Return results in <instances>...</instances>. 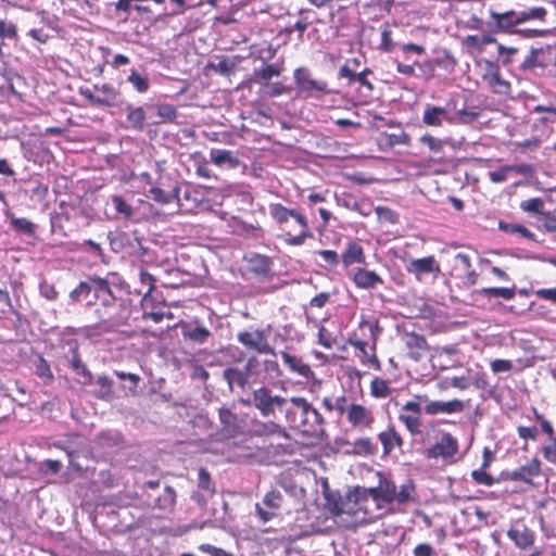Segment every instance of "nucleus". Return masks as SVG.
Here are the masks:
<instances>
[{
    "instance_id": "nucleus-16",
    "label": "nucleus",
    "mask_w": 556,
    "mask_h": 556,
    "mask_svg": "<svg viewBox=\"0 0 556 556\" xmlns=\"http://www.w3.org/2000/svg\"><path fill=\"white\" fill-rule=\"evenodd\" d=\"M507 536L520 549L532 547L535 539L534 532L522 522L511 526L507 531Z\"/></svg>"
},
{
    "instance_id": "nucleus-14",
    "label": "nucleus",
    "mask_w": 556,
    "mask_h": 556,
    "mask_svg": "<svg viewBox=\"0 0 556 556\" xmlns=\"http://www.w3.org/2000/svg\"><path fill=\"white\" fill-rule=\"evenodd\" d=\"M405 269L408 274L414 275L416 280L422 281L424 277L433 274L435 277L440 274V265L433 255L410 260Z\"/></svg>"
},
{
    "instance_id": "nucleus-31",
    "label": "nucleus",
    "mask_w": 556,
    "mask_h": 556,
    "mask_svg": "<svg viewBox=\"0 0 556 556\" xmlns=\"http://www.w3.org/2000/svg\"><path fill=\"white\" fill-rule=\"evenodd\" d=\"M219 420L225 431L229 435H235L240 430V420L238 416L227 407L218 409Z\"/></svg>"
},
{
    "instance_id": "nucleus-22",
    "label": "nucleus",
    "mask_w": 556,
    "mask_h": 556,
    "mask_svg": "<svg viewBox=\"0 0 556 556\" xmlns=\"http://www.w3.org/2000/svg\"><path fill=\"white\" fill-rule=\"evenodd\" d=\"M341 260L344 267H350L353 264H366V256L363 247L356 241H349L344 251L341 254Z\"/></svg>"
},
{
    "instance_id": "nucleus-55",
    "label": "nucleus",
    "mask_w": 556,
    "mask_h": 556,
    "mask_svg": "<svg viewBox=\"0 0 556 556\" xmlns=\"http://www.w3.org/2000/svg\"><path fill=\"white\" fill-rule=\"evenodd\" d=\"M235 65V62L224 56L218 63H208L207 67L223 76H228L233 71Z\"/></svg>"
},
{
    "instance_id": "nucleus-1",
    "label": "nucleus",
    "mask_w": 556,
    "mask_h": 556,
    "mask_svg": "<svg viewBox=\"0 0 556 556\" xmlns=\"http://www.w3.org/2000/svg\"><path fill=\"white\" fill-rule=\"evenodd\" d=\"M110 280V275L101 277L89 275L70 292L72 303H85L86 306H100L94 309L98 321L88 327L89 334H102L116 331L128 324L131 315V301L118 298Z\"/></svg>"
},
{
    "instance_id": "nucleus-50",
    "label": "nucleus",
    "mask_w": 556,
    "mask_h": 556,
    "mask_svg": "<svg viewBox=\"0 0 556 556\" xmlns=\"http://www.w3.org/2000/svg\"><path fill=\"white\" fill-rule=\"evenodd\" d=\"M112 204L116 212L125 219H130L134 215V208L121 195L112 197Z\"/></svg>"
},
{
    "instance_id": "nucleus-20",
    "label": "nucleus",
    "mask_w": 556,
    "mask_h": 556,
    "mask_svg": "<svg viewBox=\"0 0 556 556\" xmlns=\"http://www.w3.org/2000/svg\"><path fill=\"white\" fill-rule=\"evenodd\" d=\"M346 418L349 422L354 427L370 428L374 422V417L370 410L359 404L350 405Z\"/></svg>"
},
{
    "instance_id": "nucleus-30",
    "label": "nucleus",
    "mask_w": 556,
    "mask_h": 556,
    "mask_svg": "<svg viewBox=\"0 0 556 556\" xmlns=\"http://www.w3.org/2000/svg\"><path fill=\"white\" fill-rule=\"evenodd\" d=\"M211 161L217 166H227L237 168L240 165L239 159L232 151L224 149H212L210 152Z\"/></svg>"
},
{
    "instance_id": "nucleus-62",
    "label": "nucleus",
    "mask_w": 556,
    "mask_h": 556,
    "mask_svg": "<svg viewBox=\"0 0 556 556\" xmlns=\"http://www.w3.org/2000/svg\"><path fill=\"white\" fill-rule=\"evenodd\" d=\"M387 143L390 147L399 146V144H408L409 136L405 131L401 130L396 134H389L386 136Z\"/></svg>"
},
{
    "instance_id": "nucleus-58",
    "label": "nucleus",
    "mask_w": 556,
    "mask_h": 556,
    "mask_svg": "<svg viewBox=\"0 0 556 556\" xmlns=\"http://www.w3.org/2000/svg\"><path fill=\"white\" fill-rule=\"evenodd\" d=\"M471 478L477 484L492 486L496 480L486 472V469L479 468L471 472Z\"/></svg>"
},
{
    "instance_id": "nucleus-21",
    "label": "nucleus",
    "mask_w": 556,
    "mask_h": 556,
    "mask_svg": "<svg viewBox=\"0 0 556 556\" xmlns=\"http://www.w3.org/2000/svg\"><path fill=\"white\" fill-rule=\"evenodd\" d=\"M541 463L538 458L531 459L530 463L506 473L511 481L530 482L533 477L540 475Z\"/></svg>"
},
{
    "instance_id": "nucleus-18",
    "label": "nucleus",
    "mask_w": 556,
    "mask_h": 556,
    "mask_svg": "<svg viewBox=\"0 0 556 556\" xmlns=\"http://www.w3.org/2000/svg\"><path fill=\"white\" fill-rule=\"evenodd\" d=\"M5 222L9 223L10 228L16 235H23L29 238L35 237L37 226L29 219L25 217H17L11 211H7L4 213Z\"/></svg>"
},
{
    "instance_id": "nucleus-56",
    "label": "nucleus",
    "mask_w": 556,
    "mask_h": 556,
    "mask_svg": "<svg viewBox=\"0 0 556 556\" xmlns=\"http://www.w3.org/2000/svg\"><path fill=\"white\" fill-rule=\"evenodd\" d=\"M375 212L380 222L388 223L390 225H395L399 223L397 213L387 206H377Z\"/></svg>"
},
{
    "instance_id": "nucleus-60",
    "label": "nucleus",
    "mask_w": 556,
    "mask_h": 556,
    "mask_svg": "<svg viewBox=\"0 0 556 556\" xmlns=\"http://www.w3.org/2000/svg\"><path fill=\"white\" fill-rule=\"evenodd\" d=\"M115 375L121 380H128L129 381V386H128L129 393L130 394H135L136 393L138 383L140 381V377L138 375L131 374V372H125V371H121V370H115Z\"/></svg>"
},
{
    "instance_id": "nucleus-33",
    "label": "nucleus",
    "mask_w": 556,
    "mask_h": 556,
    "mask_svg": "<svg viewBox=\"0 0 556 556\" xmlns=\"http://www.w3.org/2000/svg\"><path fill=\"white\" fill-rule=\"evenodd\" d=\"M224 379L227 381L230 389H232L233 384H237L241 389H245L249 383L248 371H242L236 367L226 368L223 372Z\"/></svg>"
},
{
    "instance_id": "nucleus-57",
    "label": "nucleus",
    "mask_w": 556,
    "mask_h": 556,
    "mask_svg": "<svg viewBox=\"0 0 556 556\" xmlns=\"http://www.w3.org/2000/svg\"><path fill=\"white\" fill-rule=\"evenodd\" d=\"M399 418L412 434L420 433L421 419L419 416L401 414Z\"/></svg>"
},
{
    "instance_id": "nucleus-59",
    "label": "nucleus",
    "mask_w": 556,
    "mask_h": 556,
    "mask_svg": "<svg viewBox=\"0 0 556 556\" xmlns=\"http://www.w3.org/2000/svg\"><path fill=\"white\" fill-rule=\"evenodd\" d=\"M420 142L424 143L425 146H427L430 149V151L433 153L441 152L443 149V144H444L443 140L435 138L429 134L424 135L420 138Z\"/></svg>"
},
{
    "instance_id": "nucleus-45",
    "label": "nucleus",
    "mask_w": 556,
    "mask_h": 556,
    "mask_svg": "<svg viewBox=\"0 0 556 556\" xmlns=\"http://www.w3.org/2000/svg\"><path fill=\"white\" fill-rule=\"evenodd\" d=\"M283 502V495L278 490H271L265 494L262 500V505L274 510H278Z\"/></svg>"
},
{
    "instance_id": "nucleus-23",
    "label": "nucleus",
    "mask_w": 556,
    "mask_h": 556,
    "mask_svg": "<svg viewBox=\"0 0 556 556\" xmlns=\"http://www.w3.org/2000/svg\"><path fill=\"white\" fill-rule=\"evenodd\" d=\"M125 111L127 113V128H130L135 131H143L147 125V113L144 106H134L132 104H127L125 106Z\"/></svg>"
},
{
    "instance_id": "nucleus-26",
    "label": "nucleus",
    "mask_w": 556,
    "mask_h": 556,
    "mask_svg": "<svg viewBox=\"0 0 556 556\" xmlns=\"http://www.w3.org/2000/svg\"><path fill=\"white\" fill-rule=\"evenodd\" d=\"M404 341L409 350L408 355L414 361H419L421 352L428 349L427 340L422 334L415 332L405 333Z\"/></svg>"
},
{
    "instance_id": "nucleus-39",
    "label": "nucleus",
    "mask_w": 556,
    "mask_h": 556,
    "mask_svg": "<svg viewBox=\"0 0 556 556\" xmlns=\"http://www.w3.org/2000/svg\"><path fill=\"white\" fill-rule=\"evenodd\" d=\"M482 78L492 87L509 88V83L501 77L498 67L492 62H488V71L483 74Z\"/></svg>"
},
{
    "instance_id": "nucleus-19",
    "label": "nucleus",
    "mask_w": 556,
    "mask_h": 556,
    "mask_svg": "<svg viewBox=\"0 0 556 556\" xmlns=\"http://www.w3.org/2000/svg\"><path fill=\"white\" fill-rule=\"evenodd\" d=\"M352 280L358 289L370 290L378 285H382V278L374 270L357 268L352 276Z\"/></svg>"
},
{
    "instance_id": "nucleus-49",
    "label": "nucleus",
    "mask_w": 556,
    "mask_h": 556,
    "mask_svg": "<svg viewBox=\"0 0 556 556\" xmlns=\"http://www.w3.org/2000/svg\"><path fill=\"white\" fill-rule=\"evenodd\" d=\"M358 326L361 329H365V328L368 329L369 339L372 341V350H375L378 337L382 332V328L379 326V323L377 320L371 321V320L362 318Z\"/></svg>"
},
{
    "instance_id": "nucleus-36",
    "label": "nucleus",
    "mask_w": 556,
    "mask_h": 556,
    "mask_svg": "<svg viewBox=\"0 0 556 556\" xmlns=\"http://www.w3.org/2000/svg\"><path fill=\"white\" fill-rule=\"evenodd\" d=\"M33 365L36 376L42 379L45 384H50L53 381L54 376L51 370L50 364L41 355L36 356V358L33 362Z\"/></svg>"
},
{
    "instance_id": "nucleus-46",
    "label": "nucleus",
    "mask_w": 556,
    "mask_h": 556,
    "mask_svg": "<svg viewBox=\"0 0 556 556\" xmlns=\"http://www.w3.org/2000/svg\"><path fill=\"white\" fill-rule=\"evenodd\" d=\"M415 492V485L412 480H407L406 483L396 489L394 502L399 504H405L413 500V493Z\"/></svg>"
},
{
    "instance_id": "nucleus-44",
    "label": "nucleus",
    "mask_w": 556,
    "mask_h": 556,
    "mask_svg": "<svg viewBox=\"0 0 556 556\" xmlns=\"http://www.w3.org/2000/svg\"><path fill=\"white\" fill-rule=\"evenodd\" d=\"M155 109L159 117L161 118L160 123H172L177 118V110L172 104H156ZM154 124H159V122H154Z\"/></svg>"
},
{
    "instance_id": "nucleus-2",
    "label": "nucleus",
    "mask_w": 556,
    "mask_h": 556,
    "mask_svg": "<svg viewBox=\"0 0 556 556\" xmlns=\"http://www.w3.org/2000/svg\"><path fill=\"white\" fill-rule=\"evenodd\" d=\"M283 415L288 428L311 443H320L327 438L325 418L305 397H289Z\"/></svg>"
},
{
    "instance_id": "nucleus-47",
    "label": "nucleus",
    "mask_w": 556,
    "mask_h": 556,
    "mask_svg": "<svg viewBox=\"0 0 556 556\" xmlns=\"http://www.w3.org/2000/svg\"><path fill=\"white\" fill-rule=\"evenodd\" d=\"M547 14V11L543 7H535L526 9L522 11H519V18L521 21V24L531 21V20H539L543 21Z\"/></svg>"
},
{
    "instance_id": "nucleus-41",
    "label": "nucleus",
    "mask_w": 556,
    "mask_h": 556,
    "mask_svg": "<svg viewBox=\"0 0 556 556\" xmlns=\"http://www.w3.org/2000/svg\"><path fill=\"white\" fill-rule=\"evenodd\" d=\"M179 190V187H175L172 192H166L161 188L153 187L149 190V197L160 204H168L175 199L178 200Z\"/></svg>"
},
{
    "instance_id": "nucleus-4",
    "label": "nucleus",
    "mask_w": 556,
    "mask_h": 556,
    "mask_svg": "<svg viewBox=\"0 0 556 556\" xmlns=\"http://www.w3.org/2000/svg\"><path fill=\"white\" fill-rule=\"evenodd\" d=\"M240 402L245 406H253L263 417L275 416L276 412L285 413L289 397L273 394L267 387H260L252 391L249 397L241 399Z\"/></svg>"
},
{
    "instance_id": "nucleus-63",
    "label": "nucleus",
    "mask_w": 556,
    "mask_h": 556,
    "mask_svg": "<svg viewBox=\"0 0 556 556\" xmlns=\"http://www.w3.org/2000/svg\"><path fill=\"white\" fill-rule=\"evenodd\" d=\"M62 468V463L60 460L46 459L40 464V471L45 475H55Z\"/></svg>"
},
{
    "instance_id": "nucleus-43",
    "label": "nucleus",
    "mask_w": 556,
    "mask_h": 556,
    "mask_svg": "<svg viewBox=\"0 0 556 556\" xmlns=\"http://www.w3.org/2000/svg\"><path fill=\"white\" fill-rule=\"evenodd\" d=\"M97 384L100 387V389L94 393L96 397L105 401L111 400L113 395V381L108 376L102 375L97 378Z\"/></svg>"
},
{
    "instance_id": "nucleus-13",
    "label": "nucleus",
    "mask_w": 556,
    "mask_h": 556,
    "mask_svg": "<svg viewBox=\"0 0 556 556\" xmlns=\"http://www.w3.org/2000/svg\"><path fill=\"white\" fill-rule=\"evenodd\" d=\"M417 400L425 401L424 412L427 415L433 416L439 414H456L462 413L465 408L463 401L454 399L451 401H430L427 395H416Z\"/></svg>"
},
{
    "instance_id": "nucleus-25",
    "label": "nucleus",
    "mask_w": 556,
    "mask_h": 556,
    "mask_svg": "<svg viewBox=\"0 0 556 556\" xmlns=\"http://www.w3.org/2000/svg\"><path fill=\"white\" fill-rule=\"evenodd\" d=\"M184 339L195 344H203L212 337V332L204 326L195 324H186L181 328Z\"/></svg>"
},
{
    "instance_id": "nucleus-42",
    "label": "nucleus",
    "mask_w": 556,
    "mask_h": 556,
    "mask_svg": "<svg viewBox=\"0 0 556 556\" xmlns=\"http://www.w3.org/2000/svg\"><path fill=\"white\" fill-rule=\"evenodd\" d=\"M498 228L507 233H519L521 237L534 240V233L531 232L527 227L515 224V223H506L504 220L498 222Z\"/></svg>"
},
{
    "instance_id": "nucleus-10",
    "label": "nucleus",
    "mask_w": 556,
    "mask_h": 556,
    "mask_svg": "<svg viewBox=\"0 0 556 556\" xmlns=\"http://www.w3.org/2000/svg\"><path fill=\"white\" fill-rule=\"evenodd\" d=\"M490 16L492 22H489L488 25L497 33L515 34L517 31V26L521 24L519 11L515 10L506 12L490 10Z\"/></svg>"
},
{
    "instance_id": "nucleus-51",
    "label": "nucleus",
    "mask_w": 556,
    "mask_h": 556,
    "mask_svg": "<svg viewBox=\"0 0 556 556\" xmlns=\"http://www.w3.org/2000/svg\"><path fill=\"white\" fill-rule=\"evenodd\" d=\"M352 495L354 496L356 503L366 498L367 496L372 497L375 501H381L380 485L369 489L357 486L354 489Z\"/></svg>"
},
{
    "instance_id": "nucleus-7",
    "label": "nucleus",
    "mask_w": 556,
    "mask_h": 556,
    "mask_svg": "<svg viewBox=\"0 0 556 556\" xmlns=\"http://www.w3.org/2000/svg\"><path fill=\"white\" fill-rule=\"evenodd\" d=\"M80 96L93 108H114L118 104L119 92L111 84H96L91 88H80Z\"/></svg>"
},
{
    "instance_id": "nucleus-9",
    "label": "nucleus",
    "mask_w": 556,
    "mask_h": 556,
    "mask_svg": "<svg viewBox=\"0 0 556 556\" xmlns=\"http://www.w3.org/2000/svg\"><path fill=\"white\" fill-rule=\"evenodd\" d=\"M123 447L124 438L117 430L100 431L93 439V448L99 450L104 456L114 455Z\"/></svg>"
},
{
    "instance_id": "nucleus-15",
    "label": "nucleus",
    "mask_w": 556,
    "mask_h": 556,
    "mask_svg": "<svg viewBox=\"0 0 556 556\" xmlns=\"http://www.w3.org/2000/svg\"><path fill=\"white\" fill-rule=\"evenodd\" d=\"M452 108H455L452 101L447 102L445 106L427 103L422 113V123L430 127H441L443 122L448 124Z\"/></svg>"
},
{
    "instance_id": "nucleus-12",
    "label": "nucleus",
    "mask_w": 556,
    "mask_h": 556,
    "mask_svg": "<svg viewBox=\"0 0 556 556\" xmlns=\"http://www.w3.org/2000/svg\"><path fill=\"white\" fill-rule=\"evenodd\" d=\"M458 452L457 440L448 432L442 434L441 439L431 447L425 450L424 454L429 459L452 458Z\"/></svg>"
},
{
    "instance_id": "nucleus-11",
    "label": "nucleus",
    "mask_w": 556,
    "mask_h": 556,
    "mask_svg": "<svg viewBox=\"0 0 556 556\" xmlns=\"http://www.w3.org/2000/svg\"><path fill=\"white\" fill-rule=\"evenodd\" d=\"M295 85L300 93L313 96L314 92L328 93V85L324 80H315L312 78L307 68L300 67L293 74Z\"/></svg>"
},
{
    "instance_id": "nucleus-27",
    "label": "nucleus",
    "mask_w": 556,
    "mask_h": 556,
    "mask_svg": "<svg viewBox=\"0 0 556 556\" xmlns=\"http://www.w3.org/2000/svg\"><path fill=\"white\" fill-rule=\"evenodd\" d=\"M126 81L138 93H147L150 89L151 83L148 73L144 68H131L129 75L126 77Z\"/></svg>"
},
{
    "instance_id": "nucleus-34",
    "label": "nucleus",
    "mask_w": 556,
    "mask_h": 556,
    "mask_svg": "<svg viewBox=\"0 0 556 556\" xmlns=\"http://www.w3.org/2000/svg\"><path fill=\"white\" fill-rule=\"evenodd\" d=\"M108 239L110 241L112 251L116 253L127 248L132 249L135 242L132 232H118L116 235H114L113 232H109Z\"/></svg>"
},
{
    "instance_id": "nucleus-24",
    "label": "nucleus",
    "mask_w": 556,
    "mask_h": 556,
    "mask_svg": "<svg viewBox=\"0 0 556 556\" xmlns=\"http://www.w3.org/2000/svg\"><path fill=\"white\" fill-rule=\"evenodd\" d=\"M282 70L280 64L263 62L261 67L253 70L252 80L256 84H266L274 77L280 76Z\"/></svg>"
},
{
    "instance_id": "nucleus-28",
    "label": "nucleus",
    "mask_w": 556,
    "mask_h": 556,
    "mask_svg": "<svg viewBox=\"0 0 556 556\" xmlns=\"http://www.w3.org/2000/svg\"><path fill=\"white\" fill-rule=\"evenodd\" d=\"M378 439L383 446V454L389 455L396 446L402 447L403 439L394 427H389L387 430L378 434Z\"/></svg>"
},
{
    "instance_id": "nucleus-38",
    "label": "nucleus",
    "mask_w": 556,
    "mask_h": 556,
    "mask_svg": "<svg viewBox=\"0 0 556 556\" xmlns=\"http://www.w3.org/2000/svg\"><path fill=\"white\" fill-rule=\"evenodd\" d=\"M352 450L349 453L355 455H375L377 453V446L371 442L369 438H361L355 440L352 444Z\"/></svg>"
},
{
    "instance_id": "nucleus-35",
    "label": "nucleus",
    "mask_w": 556,
    "mask_h": 556,
    "mask_svg": "<svg viewBox=\"0 0 556 556\" xmlns=\"http://www.w3.org/2000/svg\"><path fill=\"white\" fill-rule=\"evenodd\" d=\"M480 113L478 111H469L467 109H459L455 112H451L448 117L450 125H468L478 119Z\"/></svg>"
},
{
    "instance_id": "nucleus-8",
    "label": "nucleus",
    "mask_w": 556,
    "mask_h": 556,
    "mask_svg": "<svg viewBox=\"0 0 556 556\" xmlns=\"http://www.w3.org/2000/svg\"><path fill=\"white\" fill-rule=\"evenodd\" d=\"M237 341L248 350H253L260 354L276 355L274 348L268 343L265 330L256 329L254 331L238 332Z\"/></svg>"
},
{
    "instance_id": "nucleus-32",
    "label": "nucleus",
    "mask_w": 556,
    "mask_h": 556,
    "mask_svg": "<svg viewBox=\"0 0 556 556\" xmlns=\"http://www.w3.org/2000/svg\"><path fill=\"white\" fill-rule=\"evenodd\" d=\"M250 270L256 275H267L273 265L270 257L254 253L248 258Z\"/></svg>"
},
{
    "instance_id": "nucleus-40",
    "label": "nucleus",
    "mask_w": 556,
    "mask_h": 556,
    "mask_svg": "<svg viewBox=\"0 0 556 556\" xmlns=\"http://www.w3.org/2000/svg\"><path fill=\"white\" fill-rule=\"evenodd\" d=\"M478 292L488 298H502L505 300H513L516 295V286H513L511 288H504V287L482 288Z\"/></svg>"
},
{
    "instance_id": "nucleus-52",
    "label": "nucleus",
    "mask_w": 556,
    "mask_h": 556,
    "mask_svg": "<svg viewBox=\"0 0 556 556\" xmlns=\"http://www.w3.org/2000/svg\"><path fill=\"white\" fill-rule=\"evenodd\" d=\"M198 490L208 495L214 494V486L211 481L210 472L205 468H200L198 472Z\"/></svg>"
},
{
    "instance_id": "nucleus-61",
    "label": "nucleus",
    "mask_w": 556,
    "mask_h": 556,
    "mask_svg": "<svg viewBox=\"0 0 556 556\" xmlns=\"http://www.w3.org/2000/svg\"><path fill=\"white\" fill-rule=\"evenodd\" d=\"M39 292L41 296L46 298L49 301H55L58 299V291L55 290V287L48 282L47 280H42L39 283Z\"/></svg>"
},
{
    "instance_id": "nucleus-37",
    "label": "nucleus",
    "mask_w": 556,
    "mask_h": 556,
    "mask_svg": "<svg viewBox=\"0 0 556 556\" xmlns=\"http://www.w3.org/2000/svg\"><path fill=\"white\" fill-rule=\"evenodd\" d=\"M378 477L381 501L387 503H393L397 486L392 480L384 477L381 472H378Z\"/></svg>"
},
{
    "instance_id": "nucleus-3",
    "label": "nucleus",
    "mask_w": 556,
    "mask_h": 556,
    "mask_svg": "<svg viewBox=\"0 0 556 556\" xmlns=\"http://www.w3.org/2000/svg\"><path fill=\"white\" fill-rule=\"evenodd\" d=\"M269 215L286 232L285 242L288 245H302L314 236L306 216L295 208H288L281 203H273L269 205Z\"/></svg>"
},
{
    "instance_id": "nucleus-54",
    "label": "nucleus",
    "mask_w": 556,
    "mask_h": 556,
    "mask_svg": "<svg viewBox=\"0 0 556 556\" xmlns=\"http://www.w3.org/2000/svg\"><path fill=\"white\" fill-rule=\"evenodd\" d=\"M17 27L14 23L0 20V38L2 40H17Z\"/></svg>"
},
{
    "instance_id": "nucleus-53",
    "label": "nucleus",
    "mask_w": 556,
    "mask_h": 556,
    "mask_svg": "<svg viewBox=\"0 0 556 556\" xmlns=\"http://www.w3.org/2000/svg\"><path fill=\"white\" fill-rule=\"evenodd\" d=\"M543 206L544 203L540 198H532L521 203V208L525 212L549 216V212L542 211Z\"/></svg>"
},
{
    "instance_id": "nucleus-5",
    "label": "nucleus",
    "mask_w": 556,
    "mask_h": 556,
    "mask_svg": "<svg viewBox=\"0 0 556 556\" xmlns=\"http://www.w3.org/2000/svg\"><path fill=\"white\" fill-rule=\"evenodd\" d=\"M142 496L149 507L172 511L176 505V491L161 480H148L141 485Z\"/></svg>"
},
{
    "instance_id": "nucleus-6",
    "label": "nucleus",
    "mask_w": 556,
    "mask_h": 556,
    "mask_svg": "<svg viewBox=\"0 0 556 556\" xmlns=\"http://www.w3.org/2000/svg\"><path fill=\"white\" fill-rule=\"evenodd\" d=\"M67 455L70 468L78 473L89 469V462L93 459V452L88 440L81 435H71L63 446Z\"/></svg>"
},
{
    "instance_id": "nucleus-17",
    "label": "nucleus",
    "mask_w": 556,
    "mask_h": 556,
    "mask_svg": "<svg viewBox=\"0 0 556 556\" xmlns=\"http://www.w3.org/2000/svg\"><path fill=\"white\" fill-rule=\"evenodd\" d=\"M251 433L255 437H281L288 439V432L285 427L275 421L253 420L251 424Z\"/></svg>"
},
{
    "instance_id": "nucleus-48",
    "label": "nucleus",
    "mask_w": 556,
    "mask_h": 556,
    "mask_svg": "<svg viewBox=\"0 0 556 556\" xmlns=\"http://www.w3.org/2000/svg\"><path fill=\"white\" fill-rule=\"evenodd\" d=\"M370 392L375 397L384 399L388 397L392 391L386 380L375 378L370 383Z\"/></svg>"
},
{
    "instance_id": "nucleus-64",
    "label": "nucleus",
    "mask_w": 556,
    "mask_h": 556,
    "mask_svg": "<svg viewBox=\"0 0 556 556\" xmlns=\"http://www.w3.org/2000/svg\"><path fill=\"white\" fill-rule=\"evenodd\" d=\"M542 454L548 463L556 465V438L542 447Z\"/></svg>"
},
{
    "instance_id": "nucleus-29",
    "label": "nucleus",
    "mask_w": 556,
    "mask_h": 556,
    "mask_svg": "<svg viewBox=\"0 0 556 556\" xmlns=\"http://www.w3.org/2000/svg\"><path fill=\"white\" fill-rule=\"evenodd\" d=\"M281 357L283 363L289 367L292 372L298 374L299 376L308 379L313 376V370L311 367L305 364L301 358L289 354L288 352L282 351Z\"/></svg>"
}]
</instances>
